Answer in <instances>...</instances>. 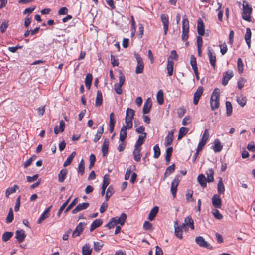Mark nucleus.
I'll return each instance as SVG.
<instances>
[{"instance_id": "nucleus-42", "label": "nucleus", "mask_w": 255, "mask_h": 255, "mask_svg": "<svg viewBox=\"0 0 255 255\" xmlns=\"http://www.w3.org/2000/svg\"><path fill=\"white\" fill-rule=\"evenodd\" d=\"M217 191L219 194H223L225 191V187L221 178H220L218 181L217 185Z\"/></svg>"}, {"instance_id": "nucleus-3", "label": "nucleus", "mask_w": 255, "mask_h": 255, "mask_svg": "<svg viewBox=\"0 0 255 255\" xmlns=\"http://www.w3.org/2000/svg\"><path fill=\"white\" fill-rule=\"evenodd\" d=\"M189 21L186 15L183 17L182 20V39L186 41L189 37Z\"/></svg>"}, {"instance_id": "nucleus-47", "label": "nucleus", "mask_w": 255, "mask_h": 255, "mask_svg": "<svg viewBox=\"0 0 255 255\" xmlns=\"http://www.w3.org/2000/svg\"><path fill=\"white\" fill-rule=\"evenodd\" d=\"M157 100L159 104L162 105L164 102L163 92L162 90L158 91L157 94Z\"/></svg>"}, {"instance_id": "nucleus-19", "label": "nucleus", "mask_w": 255, "mask_h": 255, "mask_svg": "<svg viewBox=\"0 0 255 255\" xmlns=\"http://www.w3.org/2000/svg\"><path fill=\"white\" fill-rule=\"evenodd\" d=\"M141 147L134 146V150L133 152V158L135 161L139 162L141 160L142 154L141 153Z\"/></svg>"}, {"instance_id": "nucleus-17", "label": "nucleus", "mask_w": 255, "mask_h": 255, "mask_svg": "<svg viewBox=\"0 0 255 255\" xmlns=\"http://www.w3.org/2000/svg\"><path fill=\"white\" fill-rule=\"evenodd\" d=\"M110 183V177L109 175L108 174H106L104 175L103 177V184L102 186V190L101 194L102 196H103L105 194V190L108 185Z\"/></svg>"}, {"instance_id": "nucleus-34", "label": "nucleus", "mask_w": 255, "mask_h": 255, "mask_svg": "<svg viewBox=\"0 0 255 255\" xmlns=\"http://www.w3.org/2000/svg\"><path fill=\"white\" fill-rule=\"evenodd\" d=\"M198 182L199 184L203 187H206L207 186V179L205 176L201 174H200L197 178Z\"/></svg>"}, {"instance_id": "nucleus-28", "label": "nucleus", "mask_w": 255, "mask_h": 255, "mask_svg": "<svg viewBox=\"0 0 255 255\" xmlns=\"http://www.w3.org/2000/svg\"><path fill=\"white\" fill-rule=\"evenodd\" d=\"M146 133H142V134L140 135L138 138L136 142L135 146L141 147V146L143 144L145 141V139L146 137Z\"/></svg>"}, {"instance_id": "nucleus-16", "label": "nucleus", "mask_w": 255, "mask_h": 255, "mask_svg": "<svg viewBox=\"0 0 255 255\" xmlns=\"http://www.w3.org/2000/svg\"><path fill=\"white\" fill-rule=\"evenodd\" d=\"M233 72L232 70H229L227 71L224 74L222 84L224 86H226L230 79H231L233 76Z\"/></svg>"}, {"instance_id": "nucleus-48", "label": "nucleus", "mask_w": 255, "mask_h": 255, "mask_svg": "<svg viewBox=\"0 0 255 255\" xmlns=\"http://www.w3.org/2000/svg\"><path fill=\"white\" fill-rule=\"evenodd\" d=\"M207 181L208 182H213L214 180V171L212 169H209L207 171Z\"/></svg>"}, {"instance_id": "nucleus-37", "label": "nucleus", "mask_w": 255, "mask_h": 255, "mask_svg": "<svg viewBox=\"0 0 255 255\" xmlns=\"http://www.w3.org/2000/svg\"><path fill=\"white\" fill-rule=\"evenodd\" d=\"M102 224V221L101 219H96L94 220L91 225L90 231L92 232L96 228L100 226Z\"/></svg>"}, {"instance_id": "nucleus-56", "label": "nucleus", "mask_w": 255, "mask_h": 255, "mask_svg": "<svg viewBox=\"0 0 255 255\" xmlns=\"http://www.w3.org/2000/svg\"><path fill=\"white\" fill-rule=\"evenodd\" d=\"M8 26V21L5 20L1 23L0 27V31L2 33H3L5 32L6 29Z\"/></svg>"}, {"instance_id": "nucleus-62", "label": "nucleus", "mask_w": 255, "mask_h": 255, "mask_svg": "<svg viewBox=\"0 0 255 255\" xmlns=\"http://www.w3.org/2000/svg\"><path fill=\"white\" fill-rule=\"evenodd\" d=\"M237 66L238 69L240 73H242L243 71V63L241 58H238L237 60Z\"/></svg>"}, {"instance_id": "nucleus-30", "label": "nucleus", "mask_w": 255, "mask_h": 255, "mask_svg": "<svg viewBox=\"0 0 255 255\" xmlns=\"http://www.w3.org/2000/svg\"><path fill=\"white\" fill-rule=\"evenodd\" d=\"M51 206L47 208L44 212L41 215L38 220V223L40 224L41 222L44 221L45 219L48 217L49 216V212H50V208H51Z\"/></svg>"}, {"instance_id": "nucleus-39", "label": "nucleus", "mask_w": 255, "mask_h": 255, "mask_svg": "<svg viewBox=\"0 0 255 255\" xmlns=\"http://www.w3.org/2000/svg\"><path fill=\"white\" fill-rule=\"evenodd\" d=\"M92 249L90 247V245L88 244H86L82 247V254L83 255H90Z\"/></svg>"}, {"instance_id": "nucleus-11", "label": "nucleus", "mask_w": 255, "mask_h": 255, "mask_svg": "<svg viewBox=\"0 0 255 255\" xmlns=\"http://www.w3.org/2000/svg\"><path fill=\"white\" fill-rule=\"evenodd\" d=\"M160 17L161 21L163 24L164 35H166L168 30L169 17L165 14H162Z\"/></svg>"}, {"instance_id": "nucleus-45", "label": "nucleus", "mask_w": 255, "mask_h": 255, "mask_svg": "<svg viewBox=\"0 0 255 255\" xmlns=\"http://www.w3.org/2000/svg\"><path fill=\"white\" fill-rule=\"evenodd\" d=\"M19 187L17 185H14L12 187L7 188L5 192V196L6 197H9V195L14 193L16 191V189H18Z\"/></svg>"}, {"instance_id": "nucleus-60", "label": "nucleus", "mask_w": 255, "mask_h": 255, "mask_svg": "<svg viewBox=\"0 0 255 255\" xmlns=\"http://www.w3.org/2000/svg\"><path fill=\"white\" fill-rule=\"evenodd\" d=\"M13 220V213L12 208H10L9 213L6 217V222L7 223H11Z\"/></svg>"}, {"instance_id": "nucleus-14", "label": "nucleus", "mask_w": 255, "mask_h": 255, "mask_svg": "<svg viewBox=\"0 0 255 255\" xmlns=\"http://www.w3.org/2000/svg\"><path fill=\"white\" fill-rule=\"evenodd\" d=\"M128 128V125H124L120 130V137H119V140L122 142H123L126 139L127 137V129H129L131 128Z\"/></svg>"}, {"instance_id": "nucleus-26", "label": "nucleus", "mask_w": 255, "mask_h": 255, "mask_svg": "<svg viewBox=\"0 0 255 255\" xmlns=\"http://www.w3.org/2000/svg\"><path fill=\"white\" fill-rule=\"evenodd\" d=\"M223 148L222 145L219 139H216L214 142V145L213 146V149L215 153L220 152Z\"/></svg>"}, {"instance_id": "nucleus-4", "label": "nucleus", "mask_w": 255, "mask_h": 255, "mask_svg": "<svg viewBox=\"0 0 255 255\" xmlns=\"http://www.w3.org/2000/svg\"><path fill=\"white\" fill-rule=\"evenodd\" d=\"M135 114V111L132 109L128 108L126 110L125 122L128 128H132L133 126L132 120Z\"/></svg>"}, {"instance_id": "nucleus-57", "label": "nucleus", "mask_w": 255, "mask_h": 255, "mask_svg": "<svg viewBox=\"0 0 255 255\" xmlns=\"http://www.w3.org/2000/svg\"><path fill=\"white\" fill-rule=\"evenodd\" d=\"M78 202V198H75L72 202L65 209L64 213H67L70 210H71L73 207Z\"/></svg>"}, {"instance_id": "nucleus-55", "label": "nucleus", "mask_w": 255, "mask_h": 255, "mask_svg": "<svg viewBox=\"0 0 255 255\" xmlns=\"http://www.w3.org/2000/svg\"><path fill=\"white\" fill-rule=\"evenodd\" d=\"M212 213L214 217L217 219L221 220L223 218L222 215L220 214L219 211L217 209H213L212 211Z\"/></svg>"}, {"instance_id": "nucleus-8", "label": "nucleus", "mask_w": 255, "mask_h": 255, "mask_svg": "<svg viewBox=\"0 0 255 255\" xmlns=\"http://www.w3.org/2000/svg\"><path fill=\"white\" fill-rule=\"evenodd\" d=\"M195 240L196 244H198L200 247L206 248L209 249H213L212 246L207 241H206L202 236H197L196 237Z\"/></svg>"}, {"instance_id": "nucleus-63", "label": "nucleus", "mask_w": 255, "mask_h": 255, "mask_svg": "<svg viewBox=\"0 0 255 255\" xmlns=\"http://www.w3.org/2000/svg\"><path fill=\"white\" fill-rule=\"evenodd\" d=\"M190 64L193 69L198 68L197 66L196 59L194 55H191V56Z\"/></svg>"}, {"instance_id": "nucleus-59", "label": "nucleus", "mask_w": 255, "mask_h": 255, "mask_svg": "<svg viewBox=\"0 0 255 255\" xmlns=\"http://www.w3.org/2000/svg\"><path fill=\"white\" fill-rule=\"evenodd\" d=\"M193 191L188 190L187 191V193L186 194V200L188 202H191L193 201L194 199L193 198L192 195H193Z\"/></svg>"}, {"instance_id": "nucleus-49", "label": "nucleus", "mask_w": 255, "mask_h": 255, "mask_svg": "<svg viewBox=\"0 0 255 255\" xmlns=\"http://www.w3.org/2000/svg\"><path fill=\"white\" fill-rule=\"evenodd\" d=\"M226 114L227 116H230L232 113V106L231 103L229 101L226 102Z\"/></svg>"}, {"instance_id": "nucleus-12", "label": "nucleus", "mask_w": 255, "mask_h": 255, "mask_svg": "<svg viewBox=\"0 0 255 255\" xmlns=\"http://www.w3.org/2000/svg\"><path fill=\"white\" fill-rule=\"evenodd\" d=\"M179 176H177L171 183V191L173 197L175 198L176 196L177 188L179 184Z\"/></svg>"}, {"instance_id": "nucleus-15", "label": "nucleus", "mask_w": 255, "mask_h": 255, "mask_svg": "<svg viewBox=\"0 0 255 255\" xmlns=\"http://www.w3.org/2000/svg\"><path fill=\"white\" fill-rule=\"evenodd\" d=\"M203 88L200 86L198 88L196 92L194 93L193 97V103L197 105L199 102L200 98L203 94Z\"/></svg>"}, {"instance_id": "nucleus-32", "label": "nucleus", "mask_w": 255, "mask_h": 255, "mask_svg": "<svg viewBox=\"0 0 255 255\" xmlns=\"http://www.w3.org/2000/svg\"><path fill=\"white\" fill-rule=\"evenodd\" d=\"M109 141L108 139H105L104 141L102 147V151L103 154V156H105L108 152L109 148Z\"/></svg>"}, {"instance_id": "nucleus-43", "label": "nucleus", "mask_w": 255, "mask_h": 255, "mask_svg": "<svg viewBox=\"0 0 255 255\" xmlns=\"http://www.w3.org/2000/svg\"><path fill=\"white\" fill-rule=\"evenodd\" d=\"M92 79H93V77H92V74H91L90 73L87 74V75H86V78H85V84L86 87L88 89H90V88L91 83L92 81Z\"/></svg>"}, {"instance_id": "nucleus-10", "label": "nucleus", "mask_w": 255, "mask_h": 255, "mask_svg": "<svg viewBox=\"0 0 255 255\" xmlns=\"http://www.w3.org/2000/svg\"><path fill=\"white\" fill-rule=\"evenodd\" d=\"M86 224L84 223L80 222L76 226L72 233V237L73 238L80 236L83 232V229L85 227Z\"/></svg>"}, {"instance_id": "nucleus-54", "label": "nucleus", "mask_w": 255, "mask_h": 255, "mask_svg": "<svg viewBox=\"0 0 255 255\" xmlns=\"http://www.w3.org/2000/svg\"><path fill=\"white\" fill-rule=\"evenodd\" d=\"M237 101L241 107H244L246 103V99L245 97L240 96L237 97Z\"/></svg>"}, {"instance_id": "nucleus-61", "label": "nucleus", "mask_w": 255, "mask_h": 255, "mask_svg": "<svg viewBox=\"0 0 255 255\" xmlns=\"http://www.w3.org/2000/svg\"><path fill=\"white\" fill-rule=\"evenodd\" d=\"M103 244L101 242H94V249L96 251H99L103 247Z\"/></svg>"}, {"instance_id": "nucleus-35", "label": "nucleus", "mask_w": 255, "mask_h": 255, "mask_svg": "<svg viewBox=\"0 0 255 255\" xmlns=\"http://www.w3.org/2000/svg\"><path fill=\"white\" fill-rule=\"evenodd\" d=\"M103 101L102 94L101 91L98 90L97 92V96L95 101V106L99 107L101 105Z\"/></svg>"}, {"instance_id": "nucleus-27", "label": "nucleus", "mask_w": 255, "mask_h": 255, "mask_svg": "<svg viewBox=\"0 0 255 255\" xmlns=\"http://www.w3.org/2000/svg\"><path fill=\"white\" fill-rule=\"evenodd\" d=\"M170 59H171V56H169L168 58L167 64V70L169 76L172 75L173 70L174 62L172 60H170Z\"/></svg>"}, {"instance_id": "nucleus-58", "label": "nucleus", "mask_w": 255, "mask_h": 255, "mask_svg": "<svg viewBox=\"0 0 255 255\" xmlns=\"http://www.w3.org/2000/svg\"><path fill=\"white\" fill-rule=\"evenodd\" d=\"M219 47L220 48V52L222 55H224L227 52L228 50L226 44L225 42L220 44Z\"/></svg>"}, {"instance_id": "nucleus-24", "label": "nucleus", "mask_w": 255, "mask_h": 255, "mask_svg": "<svg viewBox=\"0 0 255 255\" xmlns=\"http://www.w3.org/2000/svg\"><path fill=\"white\" fill-rule=\"evenodd\" d=\"M174 139V130L168 132L167 136L165 137L164 145L168 146L170 145Z\"/></svg>"}, {"instance_id": "nucleus-23", "label": "nucleus", "mask_w": 255, "mask_h": 255, "mask_svg": "<svg viewBox=\"0 0 255 255\" xmlns=\"http://www.w3.org/2000/svg\"><path fill=\"white\" fill-rule=\"evenodd\" d=\"M26 237L25 232L23 230H17L15 233V238L19 243H21L23 241Z\"/></svg>"}, {"instance_id": "nucleus-22", "label": "nucleus", "mask_w": 255, "mask_h": 255, "mask_svg": "<svg viewBox=\"0 0 255 255\" xmlns=\"http://www.w3.org/2000/svg\"><path fill=\"white\" fill-rule=\"evenodd\" d=\"M186 226H189L192 229L194 228L193 220L190 217L185 218L184 223L181 226V228L184 229Z\"/></svg>"}, {"instance_id": "nucleus-64", "label": "nucleus", "mask_w": 255, "mask_h": 255, "mask_svg": "<svg viewBox=\"0 0 255 255\" xmlns=\"http://www.w3.org/2000/svg\"><path fill=\"white\" fill-rule=\"evenodd\" d=\"M115 218H112L110 221L106 224V227H107L109 229H112L114 228L117 224L114 221Z\"/></svg>"}, {"instance_id": "nucleus-7", "label": "nucleus", "mask_w": 255, "mask_h": 255, "mask_svg": "<svg viewBox=\"0 0 255 255\" xmlns=\"http://www.w3.org/2000/svg\"><path fill=\"white\" fill-rule=\"evenodd\" d=\"M209 137V133L208 130L206 129L203 134L202 138L198 145L197 149L198 151H201L202 150L203 148L207 142Z\"/></svg>"}, {"instance_id": "nucleus-1", "label": "nucleus", "mask_w": 255, "mask_h": 255, "mask_svg": "<svg viewBox=\"0 0 255 255\" xmlns=\"http://www.w3.org/2000/svg\"><path fill=\"white\" fill-rule=\"evenodd\" d=\"M220 90L216 88L211 96L210 105L212 110L217 109L219 107Z\"/></svg>"}, {"instance_id": "nucleus-9", "label": "nucleus", "mask_w": 255, "mask_h": 255, "mask_svg": "<svg viewBox=\"0 0 255 255\" xmlns=\"http://www.w3.org/2000/svg\"><path fill=\"white\" fill-rule=\"evenodd\" d=\"M208 55L211 65L214 69L216 68V57L215 53L209 47L208 49Z\"/></svg>"}, {"instance_id": "nucleus-6", "label": "nucleus", "mask_w": 255, "mask_h": 255, "mask_svg": "<svg viewBox=\"0 0 255 255\" xmlns=\"http://www.w3.org/2000/svg\"><path fill=\"white\" fill-rule=\"evenodd\" d=\"M134 55L137 61V66L136 67L135 72L136 74H141L143 73L144 69V64L142 58L138 53H135Z\"/></svg>"}, {"instance_id": "nucleus-51", "label": "nucleus", "mask_w": 255, "mask_h": 255, "mask_svg": "<svg viewBox=\"0 0 255 255\" xmlns=\"http://www.w3.org/2000/svg\"><path fill=\"white\" fill-rule=\"evenodd\" d=\"M71 197H70L62 205V206L60 207L59 209V211L57 213V216L58 217H60L61 213L62 212V211L64 210V209L65 208V207L67 206V204L69 203L70 199H71Z\"/></svg>"}, {"instance_id": "nucleus-18", "label": "nucleus", "mask_w": 255, "mask_h": 255, "mask_svg": "<svg viewBox=\"0 0 255 255\" xmlns=\"http://www.w3.org/2000/svg\"><path fill=\"white\" fill-rule=\"evenodd\" d=\"M197 32L199 35L203 36L205 34L204 23L201 18L197 21Z\"/></svg>"}, {"instance_id": "nucleus-25", "label": "nucleus", "mask_w": 255, "mask_h": 255, "mask_svg": "<svg viewBox=\"0 0 255 255\" xmlns=\"http://www.w3.org/2000/svg\"><path fill=\"white\" fill-rule=\"evenodd\" d=\"M152 106V102L150 98H148L144 104L143 113L144 114H148Z\"/></svg>"}, {"instance_id": "nucleus-33", "label": "nucleus", "mask_w": 255, "mask_h": 255, "mask_svg": "<svg viewBox=\"0 0 255 255\" xmlns=\"http://www.w3.org/2000/svg\"><path fill=\"white\" fill-rule=\"evenodd\" d=\"M158 211L159 207L158 206L153 207L148 215V219L150 221H152L156 216Z\"/></svg>"}, {"instance_id": "nucleus-36", "label": "nucleus", "mask_w": 255, "mask_h": 255, "mask_svg": "<svg viewBox=\"0 0 255 255\" xmlns=\"http://www.w3.org/2000/svg\"><path fill=\"white\" fill-rule=\"evenodd\" d=\"M251 31L249 28H246V31L245 35V39L249 48L251 46Z\"/></svg>"}, {"instance_id": "nucleus-20", "label": "nucleus", "mask_w": 255, "mask_h": 255, "mask_svg": "<svg viewBox=\"0 0 255 255\" xmlns=\"http://www.w3.org/2000/svg\"><path fill=\"white\" fill-rule=\"evenodd\" d=\"M89 206V204L88 202H84L81 204H79L75 209H74L72 212L73 214H76L81 210L87 209Z\"/></svg>"}, {"instance_id": "nucleus-52", "label": "nucleus", "mask_w": 255, "mask_h": 255, "mask_svg": "<svg viewBox=\"0 0 255 255\" xmlns=\"http://www.w3.org/2000/svg\"><path fill=\"white\" fill-rule=\"evenodd\" d=\"M114 192V188L111 186H109L108 188V189L107 190L106 194V197H105L106 201H108L109 200V198L112 195Z\"/></svg>"}, {"instance_id": "nucleus-44", "label": "nucleus", "mask_w": 255, "mask_h": 255, "mask_svg": "<svg viewBox=\"0 0 255 255\" xmlns=\"http://www.w3.org/2000/svg\"><path fill=\"white\" fill-rule=\"evenodd\" d=\"M75 155V152H73L71 154V155L69 156L68 157L66 160L64 162L63 164V166L64 167H67V166L71 164Z\"/></svg>"}, {"instance_id": "nucleus-53", "label": "nucleus", "mask_w": 255, "mask_h": 255, "mask_svg": "<svg viewBox=\"0 0 255 255\" xmlns=\"http://www.w3.org/2000/svg\"><path fill=\"white\" fill-rule=\"evenodd\" d=\"M85 163L83 159H82L78 165V173H80L81 175H83L84 173L85 170Z\"/></svg>"}, {"instance_id": "nucleus-41", "label": "nucleus", "mask_w": 255, "mask_h": 255, "mask_svg": "<svg viewBox=\"0 0 255 255\" xmlns=\"http://www.w3.org/2000/svg\"><path fill=\"white\" fill-rule=\"evenodd\" d=\"M189 129L187 128L182 127L179 131L178 140L181 139L184 136H185L188 132Z\"/></svg>"}, {"instance_id": "nucleus-5", "label": "nucleus", "mask_w": 255, "mask_h": 255, "mask_svg": "<svg viewBox=\"0 0 255 255\" xmlns=\"http://www.w3.org/2000/svg\"><path fill=\"white\" fill-rule=\"evenodd\" d=\"M119 82L116 83L114 85V89L116 93L118 94H121L122 93V86L124 85L125 81V77L122 72L119 73Z\"/></svg>"}, {"instance_id": "nucleus-13", "label": "nucleus", "mask_w": 255, "mask_h": 255, "mask_svg": "<svg viewBox=\"0 0 255 255\" xmlns=\"http://www.w3.org/2000/svg\"><path fill=\"white\" fill-rule=\"evenodd\" d=\"M212 203L216 208H221L222 206V200L218 194H215L212 198Z\"/></svg>"}, {"instance_id": "nucleus-29", "label": "nucleus", "mask_w": 255, "mask_h": 255, "mask_svg": "<svg viewBox=\"0 0 255 255\" xmlns=\"http://www.w3.org/2000/svg\"><path fill=\"white\" fill-rule=\"evenodd\" d=\"M67 173H68V171H67V169H62L60 171V172L58 175V181L61 183L63 182L66 179Z\"/></svg>"}, {"instance_id": "nucleus-21", "label": "nucleus", "mask_w": 255, "mask_h": 255, "mask_svg": "<svg viewBox=\"0 0 255 255\" xmlns=\"http://www.w3.org/2000/svg\"><path fill=\"white\" fill-rule=\"evenodd\" d=\"M113 218H115V220H114V221L116 224H119L120 225L123 226L127 219V215L125 213H123L121 214L120 217H113Z\"/></svg>"}, {"instance_id": "nucleus-38", "label": "nucleus", "mask_w": 255, "mask_h": 255, "mask_svg": "<svg viewBox=\"0 0 255 255\" xmlns=\"http://www.w3.org/2000/svg\"><path fill=\"white\" fill-rule=\"evenodd\" d=\"M104 132L103 125L100 127V128L98 129L94 139L95 143L97 142L101 138Z\"/></svg>"}, {"instance_id": "nucleus-31", "label": "nucleus", "mask_w": 255, "mask_h": 255, "mask_svg": "<svg viewBox=\"0 0 255 255\" xmlns=\"http://www.w3.org/2000/svg\"><path fill=\"white\" fill-rule=\"evenodd\" d=\"M181 227L178 226L177 222L174 223L175 235L179 239H182V231Z\"/></svg>"}, {"instance_id": "nucleus-46", "label": "nucleus", "mask_w": 255, "mask_h": 255, "mask_svg": "<svg viewBox=\"0 0 255 255\" xmlns=\"http://www.w3.org/2000/svg\"><path fill=\"white\" fill-rule=\"evenodd\" d=\"M13 235V233L12 232H5L2 236L3 241L7 242L8 241Z\"/></svg>"}, {"instance_id": "nucleus-2", "label": "nucleus", "mask_w": 255, "mask_h": 255, "mask_svg": "<svg viewBox=\"0 0 255 255\" xmlns=\"http://www.w3.org/2000/svg\"><path fill=\"white\" fill-rule=\"evenodd\" d=\"M252 8L250 7L248 3L245 1H243V12L242 13V18L250 22L251 21L250 15L252 13Z\"/></svg>"}, {"instance_id": "nucleus-40", "label": "nucleus", "mask_w": 255, "mask_h": 255, "mask_svg": "<svg viewBox=\"0 0 255 255\" xmlns=\"http://www.w3.org/2000/svg\"><path fill=\"white\" fill-rule=\"evenodd\" d=\"M172 152L173 148L172 147H168L166 150L165 160L166 165H168L169 163Z\"/></svg>"}, {"instance_id": "nucleus-50", "label": "nucleus", "mask_w": 255, "mask_h": 255, "mask_svg": "<svg viewBox=\"0 0 255 255\" xmlns=\"http://www.w3.org/2000/svg\"><path fill=\"white\" fill-rule=\"evenodd\" d=\"M154 155L153 157L155 159H157L160 155V149L158 145H156L153 147Z\"/></svg>"}]
</instances>
